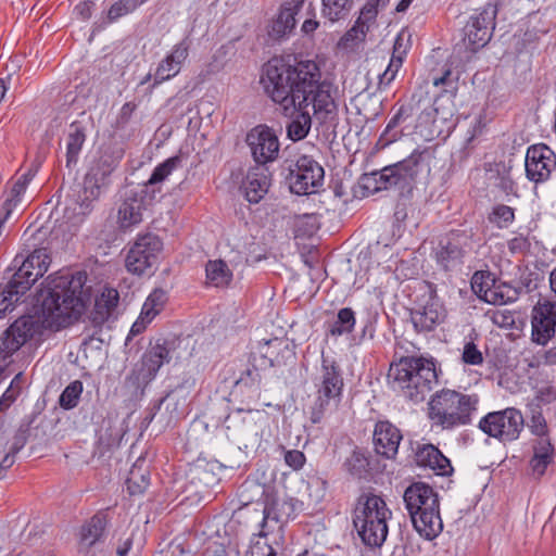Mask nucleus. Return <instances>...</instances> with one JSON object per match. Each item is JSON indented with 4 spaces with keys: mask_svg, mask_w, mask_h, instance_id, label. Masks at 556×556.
Listing matches in <instances>:
<instances>
[{
    "mask_svg": "<svg viewBox=\"0 0 556 556\" xmlns=\"http://www.w3.org/2000/svg\"><path fill=\"white\" fill-rule=\"evenodd\" d=\"M321 73L316 62L307 60L294 65L281 60L269 61L261 78L264 91L279 106L280 112L291 117L287 124V137L292 141L304 139L312 127L307 111L313 105L314 115L325 123L337 115V103L332 97V86L321 81Z\"/></svg>",
    "mask_w": 556,
    "mask_h": 556,
    "instance_id": "f257e3e1",
    "label": "nucleus"
},
{
    "mask_svg": "<svg viewBox=\"0 0 556 556\" xmlns=\"http://www.w3.org/2000/svg\"><path fill=\"white\" fill-rule=\"evenodd\" d=\"M86 281V273L70 270L58 271L46 279L38 295L46 328L60 330L78 320L90 300Z\"/></svg>",
    "mask_w": 556,
    "mask_h": 556,
    "instance_id": "f03ea898",
    "label": "nucleus"
},
{
    "mask_svg": "<svg viewBox=\"0 0 556 556\" xmlns=\"http://www.w3.org/2000/svg\"><path fill=\"white\" fill-rule=\"evenodd\" d=\"M388 379L391 388L413 402H421L438 381L435 365L424 357H402L391 364Z\"/></svg>",
    "mask_w": 556,
    "mask_h": 556,
    "instance_id": "7ed1b4c3",
    "label": "nucleus"
},
{
    "mask_svg": "<svg viewBox=\"0 0 556 556\" xmlns=\"http://www.w3.org/2000/svg\"><path fill=\"white\" fill-rule=\"evenodd\" d=\"M403 500L414 529L426 540L435 539L443 530L439 495L425 482H414L406 488Z\"/></svg>",
    "mask_w": 556,
    "mask_h": 556,
    "instance_id": "20e7f679",
    "label": "nucleus"
},
{
    "mask_svg": "<svg viewBox=\"0 0 556 556\" xmlns=\"http://www.w3.org/2000/svg\"><path fill=\"white\" fill-rule=\"evenodd\" d=\"M479 402L477 394L444 389L432 395L428 404V417L433 426L452 430L471 424Z\"/></svg>",
    "mask_w": 556,
    "mask_h": 556,
    "instance_id": "39448f33",
    "label": "nucleus"
},
{
    "mask_svg": "<svg viewBox=\"0 0 556 556\" xmlns=\"http://www.w3.org/2000/svg\"><path fill=\"white\" fill-rule=\"evenodd\" d=\"M392 510L377 494H362L355 505L353 525L362 542L369 547H380L386 542Z\"/></svg>",
    "mask_w": 556,
    "mask_h": 556,
    "instance_id": "423d86ee",
    "label": "nucleus"
},
{
    "mask_svg": "<svg viewBox=\"0 0 556 556\" xmlns=\"http://www.w3.org/2000/svg\"><path fill=\"white\" fill-rule=\"evenodd\" d=\"M314 383L317 395L312 407L311 420L318 424L327 414L336 412L342 400V370L333 357L321 353V363Z\"/></svg>",
    "mask_w": 556,
    "mask_h": 556,
    "instance_id": "0eeeda50",
    "label": "nucleus"
},
{
    "mask_svg": "<svg viewBox=\"0 0 556 556\" xmlns=\"http://www.w3.org/2000/svg\"><path fill=\"white\" fill-rule=\"evenodd\" d=\"M162 250L159 236L151 232L138 235L125 258L127 270L138 276L149 274L157 265Z\"/></svg>",
    "mask_w": 556,
    "mask_h": 556,
    "instance_id": "6e6552de",
    "label": "nucleus"
},
{
    "mask_svg": "<svg viewBox=\"0 0 556 556\" xmlns=\"http://www.w3.org/2000/svg\"><path fill=\"white\" fill-rule=\"evenodd\" d=\"M479 428L503 442L514 441L523 428V417L516 408L492 412L480 420Z\"/></svg>",
    "mask_w": 556,
    "mask_h": 556,
    "instance_id": "1a4fd4ad",
    "label": "nucleus"
},
{
    "mask_svg": "<svg viewBox=\"0 0 556 556\" xmlns=\"http://www.w3.org/2000/svg\"><path fill=\"white\" fill-rule=\"evenodd\" d=\"M324 176V168L318 162L308 155H301L290 167V190L295 194L315 193L323 186Z\"/></svg>",
    "mask_w": 556,
    "mask_h": 556,
    "instance_id": "9d476101",
    "label": "nucleus"
},
{
    "mask_svg": "<svg viewBox=\"0 0 556 556\" xmlns=\"http://www.w3.org/2000/svg\"><path fill=\"white\" fill-rule=\"evenodd\" d=\"M169 359L170 350L166 341H157L144 352L141 361L136 364L131 374L127 377V382L136 389L146 387L154 379L162 365L168 363Z\"/></svg>",
    "mask_w": 556,
    "mask_h": 556,
    "instance_id": "9b49d317",
    "label": "nucleus"
},
{
    "mask_svg": "<svg viewBox=\"0 0 556 556\" xmlns=\"http://www.w3.org/2000/svg\"><path fill=\"white\" fill-rule=\"evenodd\" d=\"M147 190L129 189L126 190L117 205L115 214V224L119 231H131L143 220V212L147 210Z\"/></svg>",
    "mask_w": 556,
    "mask_h": 556,
    "instance_id": "f8f14e48",
    "label": "nucleus"
},
{
    "mask_svg": "<svg viewBox=\"0 0 556 556\" xmlns=\"http://www.w3.org/2000/svg\"><path fill=\"white\" fill-rule=\"evenodd\" d=\"M496 13L495 5L488 3L470 17L464 28V41L468 49L477 51L489 42L495 26Z\"/></svg>",
    "mask_w": 556,
    "mask_h": 556,
    "instance_id": "ddd939ff",
    "label": "nucleus"
},
{
    "mask_svg": "<svg viewBox=\"0 0 556 556\" xmlns=\"http://www.w3.org/2000/svg\"><path fill=\"white\" fill-rule=\"evenodd\" d=\"M526 174L529 180L539 184L556 173V153L546 144H534L526 153Z\"/></svg>",
    "mask_w": 556,
    "mask_h": 556,
    "instance_id": "4468645a",
    "label": "nucleus"
},
{
    "mask_svg": "<svg viewBox=\"0 0 556 556\" xmlns=\"http://www.w3.org/2000/svg\"><path fill=\"white\" fill-rule=\"evenodd\" d=\"M247 143L254 161L263 166L278 157L279 140L275 131L266 125L252 128L247 135Z\"/></svg>",
    "mask_w": 556,
    "mask_h": 556,
    "instance_id": "2eb2a0df",
    "label": "nucleus"
},
{
    "mask_svg": "<svg viewBox=\"0 0 556 556\" xmlns=\"http://www.w3.org/2000/svg\"><path fill=\"white\" fill-rule=\"evenodd\" d=\"M50 255L46 249H37L30 253L22 262L18 257L14 258L15 265L18 267L12 277V281L20 286L22 290H28L30 286L42 277L50 266Z\"/></svg>",
    "mask_w": 556,
    "mask_h": 556,
    "instance_id": "dca6fc26",
    "label": "nucleus"
},
{
    "mask_svg": "<svg viewBox=\"0 0 556 556\" xmlns=\"http://www.w3.org/2000/svg\"><path fill=\"white\" fill-rule=\"evenodd\" d=\"M121 156L105 150L101 153L94 165L87 173L84 181L85 199L94 200L100 195V189L105 185L106 178L118 165Z\"/></svg>",
    "mask_w": 556,
    "mask_h": 556,
    "instance_id": "f3484780",
    "label": "nucleus"
},
{
    "mask_svg": "<svg viewBox=\"0 0 556 556\" xmlns=\"http://www.w3.org/2000/svg\"><path fill=\"white\" fill-rule=\"evenodd\" d=\"M435 160V149L432 147L417 148L409 156L395 163L399 176L402 177L405 186L414 180L418 175H429L431 165Z\"/></svg>",
    "mask_w": 556,
    "mask_h": 556,
    "instance_id": "a211bd4d",
    "label": "nucleus"
},
{
    "mask_svg": "<svg viewBox=\"0 0 556 556\" xmlns=\"http://www.w3.org/2000/svg\"><path fill=\"white\" fill-rule=\"evenodd\" d=\"M556 301H540L533 308L532 338L539 344H546L555 334Z\"/></svg>",
    "mask_w": 556,
    "mask_h": 556,
    "instance_id": "6ab92c4d",
    "label": "nucleus"
},
{
    "mask_svg": "<svg viewBox=\"0 0 556 556\" xmlns=\"http://www.w3.org/2000/svg\"><path fill=\"white\" fill-rule=\"evenodd\" d=\"M255 362L261 369L281 366L294 356L289 342L282 338H273L258 344Z\"/></svg>",
    "mask_w": 556,
    "mask_h": 556,
    "instance_id": "aec40b11",
    "label": "nucleus"
},
{
    "mask_svg": "<svg viewBox=\"0 0 556 556\" xmlns=\"http://www.w3.org/2000/svg\"><path fill=\"white\" fill-rule=\"evenodd\" d=\"M191 40L186 37L176 43L170 52L159 63L154 73L153 87L169 80L179 74L182 64L189 55Z\"/></svg>",
    "mask_w": 556,
    "mask_h": 556,
    "instance_id": "412c9836",
    "label": "nucleus"
},
{
    "mask_svg": "<svg viewBox=\"0 0 556 556\" xmlns=\"http://www.w3.org/2000/svg\"><path fill=\"white\" fill-rule=\"evenodd\" d=\"M472 249L470 236L466 232H456L445 242L441 243L435 252L437 262L450 269L460 264L464 256Z\"/></svg>",
    "mask_w": 556,
    "mask_h": 556,
    "instance_id": "4be33fe9",
    "label": "nucleus"
},
{
    "mask_svg": "<svg viewBox=\"0 0 556 556\" xmlns=\"http://www.w3.org/2000/svg\"><path fill=\"white\" fill-rule=\"evenodd\" d=\"M433 85L442 87L441 94L434 100L433 111L437 115H441L442 119H447L455 111L454 99L458 90V77L453 76L447 70L441 77L433 78Z\"/></svg>",
    "mask_w": 556,
    "mask_h": 556,
    "instance_id": "5701e85b",
    "label": "nucleus"
},
{
    "mask_svg": "<svg viewBox=\"0 0 556 556\" xmlns=\"http://www.w3.org/2000/svg\"><path fill=\"white\" fill-rule=\"evenodd\" d=\"M302 504L292 497H275L267 503L263 510L262 528H265L268 520L277 523H286L293 519L300 510ZM261 538L267 536L264 529L258 533Z\"/></svg>",
    "mask_w": 556,
    "mask_h": 556,
    "instance_id": "b1692460",
    "label": "nucleus"
},
{
    "mask_svg": "<svg viewBox=\"0 0 556 556\" xmlns=\"http://www.w3.org/2000/svg\"><path fill=\"white\" fill-rule=\"evenodd\" d=\"M375 451L386 458L392 459L397 454L402 440L400 430L389 421H378L374 430Z\"/></svg>",
    "mask_w": 556,
    "mask_h": 556,
    "instance_id": "393cba45",
    "label": "nucleus"
},
{
    "mask_svg": "<svg viewBox=\"0 0 556 556\" xmlns=\"http://www.w3.org/2000/svg\"><path fill=\"white\" fill-rule=\"evenodd\" d=\"M410 33L402 29L394 41L393 53L388 67L379 75V87H387L395 78L397 71L402 66L404 56L410 47Z\"/></svg>",
    "mask_w": 556,
    "mask_h": 556,
    "instance_id": "a878e982",
    "label": "nucleus"
},
{
    "mask_svg": "<svg viewBox=\"0 0 556 556\" xmlns=\"http://www.w3.org/2000/svg\"><path fill=\"white\" fill-rule=\"evenodd\" d=\"M270 186L269 172L266 167L256 165L252 167L243 182L245 198L251 203L260 202Z\"/></svg>",
    "mask_w": 556,
    "mask_h": 556,
    "instance_id": "bb28decb",
    "label": "nucleus"
},
{
    "mask_svg": "<svg viewBox=\"0 0 556 556\" xmlns=\"http://www.w3.org/2000/svg\"><path fill=\"white\" fill-rule=\"evenodd\" d=\"M415 460L418 466L430 468L439 476H447L453 471L450 459L432 444L419 446L416 451Z\"/></svg>",
    "mask_w": 556,
    "mask_h": 556,
    "instance_id": "cd10ccee",
    "label": "nucleus"
},
{
    "mask_svg": "<svg viewBox=\"0 0 556 556\" xmlns=\"http://www.w3.org/2000/svg\"><path fill=\"white\" fill-rule=\"evenodd\" d=\"M108 520L102 514H96L80 527L77 535L78 548L87 552L94 544L100 542L105 534Z\"/></svg>",
    "mask_w": 556,
    "mask_h": 556,
    "instance_id": "c85d7f7f",
    "label": "nucleus"
},
{
    "mask_svg": "<svg viewBox=\"0 0 556 556\" xmlns=\"http://www.w3.org/2000/svg\"><path fill=\"white\" fill-rule=\"evenodd\" d=\"M444 316L443 306L432 298L421 308L412 313V321L418 330L430 331L444 319Z\"/></svg>",
    "mask_w": 556,
    "mask_h": 556,
    "instance_id": "c756f323",
    "label": "nucleus"
},
{
    "mask_svg": "<svg viewBox=\"0 0 556 556\" xmlns=\"http://www.w3.org/2000/svg\"><path fill=\"white\" fill-rule=\"evenodd\" d=\"M33 336L31 324L26 319H16L3 333L2 349L12 354L20 350Z\"/></svg>",
    "mask_w": 556,
    "mask_h": 556,
    "instance_id": "7c9ffc66",
    "label": "nucleus"
},
{
    "mask_svg": "<svg viewBox=\"0 0 556 556\" xmlns=\"http://www.w3.org/2000/svg\"><path fill=\"white\" fill-rule=\"evenodd\" d=\"M303 2L304 0H290L282 5L271 26V33L275 37H282L294 28L295 15Z\"/></svg>",
    "mask_w": 556,
    "mask_h": 556,
    "instance_id": "2f4dec72",
    "label": "nucleus"
},
{
    "mask_svg": "<svg viewBox=\"0 0 556 556\" xmlns=\"http://www.w3.org/2000/svg\"><path fill=\"white\" fill-rule=\"evenodd\" d=\"M150 484V471L143 458H138L129 470L126 486L130 495L142 494Z\"/></svg>",
    "mask_w": 556,
    "mask_h": 556,
    "instance_id": "473e14b6",
    "label": "nucleus"
},
{
    "mask_svg": "<svg viewBox=\"0 0 556 556\" xmlns=\"http://www.w3.org/2000/svg\"><path fill=\"white\" fill-rule=\"evenodd\" d=\"M517 299V289L505 282H492L491 288L483 293V301L493 305H505Z\"/></svg>",
    "mask_w": 556,
    "mask_h": 556,
    "instance_id": "72a5a7b5",
    "label": "nucleus"
},
{
    "mask_svg": "<svg viewBox=\"0 0 556 556\" xmlns=\"http://www.w3.org/2000/svg\"><path fill=\"white\" fill-rule=\"evenodd\" d=\"M205 274L207 283L214 287L228 286L232 280V271L223 260L208 261Z\"/></svg>",
    "mask_w": 556,
    "mask_h": 556,
    "instance_id": "f704fd0d",
    "label": "nucleus"
},
{
    "mask_svg": "<svg viewBox=\"0 0 556 556\" xmlns=\"http://www.w3.org/2000/svg\"><path fill=\"white\" fill-rule=\"evenodd\" d=\"M353 8V0H321V14L329 22L345 20Z\"/></svg>",
    "mask_w": 556,
    "mask_h": 556,
    "instance_id": "c9c22d12",
    "label": "nucleus"
},
{
    "mask_svg": "<svg viewBox=\"0 0 556 556\" xmlns=\"http://www.w3.org/2000/svg\"><path fill=\"white\" fill-rule=\"evenodd\" d=\"M86 136L84 130L77 125H71V129L66 138V165L68 167L77 163Z\"/></svg>",
    "mask_w": 556,
    "mask_h": 556,
    "instance_id": "e433bc0d",
    "label": "nucleus"
},
{
    "mask_svg": "<svg viewBox=\"0 0 556 556\" xmlns=\"http://www.w3.org/2000/svg\"><path fill=\"white\" fill-rule=\"evenodd\" d=\"M355 321V314L352 308H341L338 312L337 319L329 325L328 334L340 337L350 333L354 329Z\"/></svg>",
    "mask_w": 556,
    "mask_h": 556,
    "instance_id": "4c0bfd02",
    "label": "nucleus"
},
{
    "mask_svg": "<svg viewBox=\"0 0 556 556\" xmlns=\"http://www.w3.org/2000/svg\"><path fill=\"white\" fill-rule=\"evenodd\" d=\"M410 117V108L401 106L394 116L389 121L383 137L388 142L397 140L404 135L405 127L402 125Z\"/></svg>",
    "mask_w": 556,
    "mask_h": 556,
    "instance_id": "58836bf2",
    "label": "nucleus"
},
{
    "mask_svg": "<svg viewBox=\"0 0 556 556\" xmlns=\"http://www.w3.org/2000/svg\"><path fill=\"white\" fill-rule=\"evenodd\" d=\"M35 174L31 170L23 174L17 180L14 182L11 189V195L7 199L3 205V210L5 211V218L9 217L11 211L21 202L22 195L27 189L28 184L34 178Z\"/></svg>",
    "mask_w": 556,
    "mask_h": 556,
    "instance_id": "ea45409f",
    "label": "nucleus"
},
{
    "mask_svg": "<svg viewBox=\"0 0 556 556\" xmlns=\"http://www.w3.org/2000/svg\"><path fill=\"white\" fill-rule=\"evenodd\" d=\"M166 301V292L161 289H155L143 303L140 318L142 320L151 321L162 311Z\"/></svg>",
    "mask_w": 556,
    "mask_h": 556,
    "instance_id": "a19ab883",
    "label": "nucleus"
},
{
    "mask_svg": "<svg viewBox=\"0 0 556 556\" xmlns=\"http://www.w3.org/2000/svg\"><path fill=\"white\" fill-rule=\"evenodd\" d=\"M181 159L179 156H173L157 165L152 175L150 176L147 184L141 188L149 192V188L164 181L179 165Z\"/></svg>",
    "mask_w": 556,
    "mask_h": 556,
    "instance_id": "79ce46f5",
    "label": "nucleus"
},
{
    "mask_svg": "<svg viewBox=\"0 0 556 556\" xmlns=\"http://www.w3.org/2000/svg\"><path fill=\"white\" fill-rule=\"evenodd\" d=\"M26 290H22L14 281L10 280L7 287L0 292V319L4 317L8 312L13 311L14 305L18 302L20 296Z\"/></svg>",
    "mask_w": 556,
    "mask_h": 556,
    "instance_id": "37998d69",
    "label": "nucleus"
},
{
    "mask_svg": "<svg viewBox=\"0 0 556 556\" xmlns=\"http://www.w3.org/2000/svg\"><path fill=\"white\" fill-rule=\"evenodd\" d=\"M345 469L356 478H363L366 476L369 469V459L361 450H355L345 459Z\"/></svg>",
    "mask_w": 556,
    "mask_h": 556,
    "instance_id": "c03bdc74",
    "label": "nucleus"
},
{
    "mask_svg": "<svg viewBox=\"0 0 556 556\" xmlns=\"http://www.w3.org/2000/svg\"><path fill=\"white\" fill-rule=\"evenodd\" d=\"M375 174L382 190L405 186L402 177L397 175L400 173L397 168H395V164L387 166L380 172H375Z\"/></svg>",
    "mask_w": 556,
    "mask_h": 556,
    "instance_id": "a18cd8bd",
    "label": "nucleus"
},
{
    "mask_svg": "<svg viewBox=\"0 0 556 556\" xmlns=\"http://www.w3.org/2000/svg\"><path fill=\"white\" fill-rule=\"evenodd\" d=\"M226 53V49L222 47L213 54L212 60L207 62L199 73L198 77L201 83L205 81L211 75L217 74L223 70Z\"/></svg>",
    "mask_w": 556,
    "mask_h": 556,
    "instance_id": "49530a36",
    "label": "nucleus"
},
{
    "mask_svg": "<svg viewBox=\"0 0 556 556\" xmlns=\"http://www.w3.org/2000/svg\"><path fill=\"white\" fill-rule=\"evenodd\" d=\"M147 0H119L111 5L108 12V18L113 22L135 11L140 4Z\"/></svg>",
    "mask_w": 556,
    "mask_h": 556,
    "instance_id": "de8ad7c7",
    "label": "nucleus"
},
{
    "mask_svg": "<svg viewBox=\"0 0 556 556\" xmlns=\"http://www.w3.org/2000/svg\"><path fill=\"white\" fill-rule=\"evenodd\" d=\"M83 392V383L78 380L70 383L60 396V405L70 409L77 405L78 399Z\"/></svg>",
    "mask_w": 556,
    "mask_h": 556,
    "instance_id": "09e8293b",
    "label": "nucleus"
},
{
    "mask_svg": "<svg viewBox=\"0 0 556 556\" xmlns=\"http://www.w3.org/2000/svg\"><path fill=\"white\" fill-rule=\"evenodd\" d=\"M375 20H367L364 14L361 13L359 17L355 22L354 26L344 35L345 41L350 40H363L369 30L370 25Z\"/></svg>",
    "mask_w": 556,
    "mask_h": 556,
    "instance_id": "8fccbe9b",
    "label": "nucleus"
},
{
    "mask_svg": "<svg viewBox=\"0 0 556 556\" xmlns=\"http://www.w3.org/2000/svg\"><path fill=\"white\" fill-rule=\"evenodd\" d=\"M492 282L495 280L491 278L490 274L476 271L471 278V288L479 299L483 300V293L491 288Z\"/></svg>",
    "mask_w": 556,
    "mask_h": 556,
    "instance_id": "3c124183",
    "label": "nucleus"
},
{
    "mask_svg": "<svg viewBox=\"0 0 556 556\" xmlns=\"http://www.w3.org/2000/svg\"><path fill=\"white\" fill-rule=\"evenodd\" d=\"M514 210L508 205H497L493 208L491 222L496 223L500 227H505L514 220Z\"/></svg>",
    "mask_w": 556,
    "mask_h": 556,
    "instance_id": "603ef678",
    "label": "nucleus"
},
{
    "mask_svg": "<svg viewBox=\"0 0 556 556\" xmlns=\"http://www.w3.org/2000/svg\"><path fill=\"white\" fill-rule=\"evenodd\" d=\"M285 463L293 470H300L305 464V455L298 450H285L282 447Z\"/></svg>",
    "mask_w": 556,
    "mask_h": 556,
    "instance_id": "864d4df0",
    "label": "nucleus"
},
{
    "mask_svg": "<svg viewBox=\"0 0 556 556\" xmlns=\"http://www.w3.org/2000/svg\"><path fill=\"white\" fill-rule=\"evenodd\" d=\"M462 358L468 365H481L483 363V355L473 342L465 344Z\"/></svg>",
    "mask_w": 556,
    "mask_h": 556,
    "instance_id": "5fc2aeb1",
    "label": "nucleus"
},
{
    "mask_svg": "<svg viewBox=\"0 0 556 556\" xmlns=\"http://www.w3.org/2000/svg\"><path fill=\"white\" fill-rule=\"evenodd\" d=\"M507 247L513 254H525L530 248V241L527 237L518 235L507 241Z\"/></svg>",
    "mask_w": 556,
    "mask_h": 556,
    "instance_id": "6e6d98bb",
    "label": "nucleus"
},
{
    "mask_svg": "<svg viewBox=\"0 0 556 556\" xmlns=\"http://www.w3.org/2000/svg\"><path fill=\"white\" fill-rule=\"evenodd\" d=\"M492 321L498 327L509 328L515 324V318L508 309H496L492 314Z\"/></svg>",
    "mask_w": 556,
    "mask_h": 556,
    "instance_id": "4d7b16f0",
    "label": "nucleus"
},
{
    "mask_svg": "<svg viewBox=\"0 0 556 556\" xmlns=\"http://www.w3.org/2000/svg\"><path fill=\"white\" fill-rule=\"evenodd\" d=\"M534 455L548 463L553 460V446L547 439L541 438L534 446Z\"/></svg>",
    "mask_w": 556,
    "mask_h": 556,
    "instance_id": "13d9d810",
    "label": "nucleus"
},
{
    "mask_svg": "<svg viewBox=\"0 0 556 556\" xmlns=\"http://www.w3.org/2000/svg\"><path fill=\"white\" fill-rule=\"evenodd\" d=\"M389 0H367L366 4L362 9V14L367 20H376L378 10L384 8Z\"/></svg>",
    "mask_w": 556,
    "mask_h": 556,
    "instance_id": "bf43d9fd",
    "label": "nucleus"
},
{
    "mask_svg": "<svg viewBox=\"0 0 556 556\" xmlns=\"http://www.w3.org/2000/svg\"><path fill=\"white\" fill-rule=\"evenodd\" d=\"M362 187L368 192V193H376L378 191H381V187L379 186L378 179L376 177L375 172L370 174H365L362 179Z\"/></svg>",
    "mask_w": 556,
    "mask_h": 556,
    "instance_id": "052dcab7",
    "label": "nucleus"
},
{
    "mask_svg": "<svg viewBox=\"0 0 556 556\" xmlns=\"http://www.w3.org/2000/svg\"><path fill=\"white\" fill-rule=\"evenodd\" d=\"M251 553H252V556H278V553L275 547H273L271 545H269L267 543L261 544L260 542H257L252 547Z\"/></svg>",
    "mask_w": 556,
    "mask_h": 556,
    "instance_id": "680f3d73",
    "label": "nucleus"
},
{
    "mask_svg": "<svg viewBox=\"0 0 556 556\" xmlns=\"http://www.w3.org/2000/svg\"><path fill=\"white\" fill-rule=\"evenodd\" d=\"M104 298H108L106 300V313L110 314L112 309H114L117 306L118 303V293L116 290L110 289L106 293L102 294L101 301L97 302V306L101 305V302L104 300Z\"/></svg>",
    "mask_w": 556,
    "mask_h": 556,
    "instance_id": "e2e57ef3",
    "label": "nucleus"
},
{
    "mask_svg": "<svg viewBox=\"0 0 556 556\" xmlns=\"http://www.w3.org/2000/svg\"><path fill=\"white\" fill-rule=\"evenodd\" d=\"M18 394L7 389L0 397V412H5L15 402Z\"/></svg>",
    "mask_w": 556,
    "mask_h": 556,
    "instance_id": "0e129e2a",
    "label": "nucleus"
},
{
    "mask_svg": "<svg viewBox=\"0 0 556 556\" xmlns=\"http://www.w3.org/2000/svg\"><path fill=\"white\" fill-rule=\"evenodd\" d=\"M92 5L91 1H83L75 7L74 11L83 20H88L91 16Z\"/></svg>",
    "mask_w": 556,
    "mask_h": 556,
    "instance_id": "69168bd1",
    "label": "nucleus"
},
{
    "mask_svg": "<svg viewBox=\"0 0 556 556\" xmlns=\"http://www.w3.org/2000/svg\"><path fill=\"white\" fill-rule=\"evenodd\" d=\"M549 464L551 463H548L547 460L541 459L535 455H533V457L530 462L533 472L536 473L538 476H542L545 472V470Z\"/></svg>",
    "mask_w": 556,
    "mask_h": 556,
    "instance_id": "338daca9",
    "label": "nucleus"
},
{
    "mask_svg": "<svg viewBox=\"0 0 556 556\" xmlns=\"http://www.w3.org/2000/svg\"><path fill=\"white\" fill-rule=\"evenodd\" d=\"M22 383H23V375L20 372L17 375H15V377L12 379L8 389L11 390L12 392H14L15 394L20 395V393L22 391Z\"/></svg>",
    "mask_w": 556,
    "mask_h": 556,
    "instance_id": "774afa93",
    "label": "nucleus"
}]
</instances>
